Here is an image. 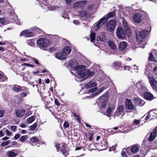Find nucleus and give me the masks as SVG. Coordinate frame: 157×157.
<instances>
[{"label":"nucleus","mask_w":157,"mask_h":157,"mask_svg":"<svg viewBox=\"0 0 157 157\" xmlns=\"http://www.w3.org/2000/svg\"><path fill=\"white\" fill-rule=\"evenodd\" d=\"M149 115L151 116V118L155 116V112L153 111L150 110L148 113Z\"/></svg>","instance_id":"nucleus-49"},{"label":"nucleus","mask_w":157,"mask_h":157,"mask_svg":"<svg viewBox=\"0 0 157 157\" xmlns=\"http://www.w3.org/2000/svg\"><path fill=\"white\" fill-rule=\"evenodd\" d=\"M40 4L43 9H46L47 10H54L55 9V7L54 6H50L49 5H45V4H44L43 3H42V4Z\"/></svg>","instance_id":"nucleus-23"},{"label":"nucleus","mask_w":157,"mask_h":157,"mask_svg":"<svg viewBox=\"0 0 157 157\" xmlns=\"http://www.w3.org/2000/svg\"><path fill=\"white\" fill-rule=\"evenodd\" d=\"M56 48L55 46H53L48 48V50L50 52H51L52 51L55 50H56Z\"/></svg>","instance_id":"nucleus-50"},{"label":"nucleus","mask_w":157,"mask_h":157,"mask_svg":"<svg viewBox=\"0 0 157 157\" xmlns=\"http://www.w3.org/2000/svg\"><path fill=\"white\" fill-rule=\"evenodd\" d=\"M97 84L96 82L94 80H91L86 83L85 86L86 88H90L95 87Z\"/></svg>","instance_id":"nucleus-19"},{"label":"nucleus","mask_w":157,"mask_h":157,"mask_svg":"<svg viewBox=\"0 0 157 157\" xmlns=\"http://www.w3.org/2000/svg\"><path fill=\"white\" fill-rule=\"evenodd\" d=\"M77 60L73 59L69 62L68 66L70 67L74 68L77 71V74L79 75L84 76L85 71L83 70L86 68V66L83 65H78Z\"/></svg>","instance_id":"nucleus-1"},{"label":"nucleus","mask_w":157,"mask_h":157,"mask_svg":"<svg viewBox=\"0 0 157 157\" xmlns=\"http://www.w3.org/2000/svg\"><path fill=\"white\" fill-rule=\"evenodd\" d=\"M55 57L57 59L60 60H64L66 58L64 55L62 53V52L60 53H57L56 54Z\"/></svg>","instance_id":"nucleus-28"},{"label":"nucleus","mask_w":157,"mask_h":157,"mask_svg":"<svg viewBox=\"0 0 157 157\" xmlns=\"http://www.w3.org/2000/svg\"><path fill=\"white\" fill-rule=\"evenodd\" d=\"M25 87H21L18 85H15L13 88V90L16 92H18L20 90H22L24 89Z\"/></svg>","instance_id":"nucleus-31"},{"label":"nucleus","mask_w":157,"mask_h":157,"mask_svg":"<svg viewBox=\"0 0 157 157\" xmlns=\"http://www.w3.org/2000/svg\"><path fill=\"white\" fill-rule=\"evenodd\" d=\"M73 23L75 25H79L80 24V22L77 20H74Z\"/></svg>","instance_id":"nucleus-55"},{"label":"nucleus","mask_w":157,"mask_h":157,"mask_svg":"<svg viewBox=\"0 0 157 157\" xmlns=\"http://www.w3.org/2000/svg\"><path fill=\"white\" fill-rule=\"evenodd\" d=\"M123 68L124 71H129L130 70L131 67L129 66L125 65L123 67Z\"/></svg>","instance_id":"nucleus-48"},{"label":"nucleus","mask_w":157,"mask_h":157,"mask_svg":"<svg viewBox=\"0 0 157 157\" xmlns=\"http://www.w3.org/2000/svg\"><path fill=\"white\" fill-rule=\"evenodd\" d=\"M30 141L33 143L37 142L38 140V139L35 136L33 137L30 139Z\"/></svg>","instance_id":"nucleus-45"},{"label":"nucleus","mask_w":157,"mask_h":157,"mask_svg":"<svg viewBox=\"0 0 157 157\" xmlns=\"http://www.w3.org/2000/svg\"><path fill=\"white\" fill-rule=\"evenodd\" d=\"M96 35L95 33H91L90 34V41L92 42H93V41L95 39Z\"/></svg>","instance_id":"nucleus-40"},{"label":"nucleus","mask_w":157,"mask_h":157,"mask_svg":"<svg viewBox=\"0 0 157 157\" xmlns=\"http://www.w3.org/2000/svg\"><path fill=\"white\" fill-rule=\"evenodd\" d=\"M115 108L113 106H111L108 108L107 110L106 115L108 117L110 116L112 114L113 112L114 111Z\"/></svg>","instance_id":"nucleus-24"},{"label":"nucleus","mask_w":157,"mask_h":157,"mask_svg":"<svg viewBox=\"0 0 157 157\" xmlns=\"http://www.w3.org/2000/svg\"><path fill=\"white\" fill-rule=\"evenodd\" d=\"M66 3L67 5H70L72 2L73 0H64Z\"/></svg>","instance_id":"nucleus-56"},{"label":"nucleus","mask_w":157,"mask_h":157,"mask_svg":"<svg viewBox=\"0 0 157 157\" xmlns=\"http://www.w3.org/2000/svg\"><path fill=\"white\" fill-rule=\"evenodd\" d=\"M117 145H113L111 147L110 149H109V151H114L116 149V147Z\"/></svg>","instance_id":"nucleus-61"},{"label":"nucleus","mask_w":157,"mask_h":157,"mask_svg":"<svg viewBox=\"0 0 157 157\" xmlns=\"http://www.w3.org/2000/svg\"><path fill=\"white\" fill-rule=\"evenodd\" d=\"M86 4V2L85 1H80V8L83 9L84 8Z\"/></svg>","instance_id":"nucleus-37"},{"label":"nucleus","mask_w":157,"mask_h":157,"mask_svg":"<svg viewBox=\"0 0 157 157\" xmlns=\"http://www.w3.org/2000/svg\"><path fill=\"white\" fill-rule=\"evenodd\" d=\"M97 40L98 41H100L101 42L103 41L104 40V39L103 38H101L100 37L97 36L96 38Z\"/></svg>","instance_id":"nucleus-62"},{"label":"nucleus","mask_w":157,"mask_h":157,"mask_svg":"<svg viewBox=\"0 0 157 157\" xmlns=\"http://www.w3.org/2000/svg\"><path fill=\"white\" fill-rule=\"evenodd\" d=\"M28 94H29V93L27 91H25V93H21L20 94V95L21 97H26Z\"/></svg>","instance_id":"nucleus-54"},{"label":"nucleus","mask_w":157,"mask_h":157,"mask_svg":"<svg viewBox=\"0 0 157 157\" xmlns=\"http://www.w3.org/2000/svg\"><path fill=\"white\" fill-rule=\"evenodd\" d=\"M149 82L152 88L155 90L157 89V81L152 77L148 76Z\"/></svg>","instance_id":"nucleus-13"},{"label":"nucleus","mask_w":157,"mask_h":157,"mask_svg":"<svg viewBox=\"0 0 157 157\" xmlns=\"http://www.w3.org/2000/svg\"><path fill=\"white\" fill-rule=\"evenodd\" d=\"M116 25V21L114 20H111L106 26V29L108 31L112 32L113 31Z\"/></svg>","instance_id":"nucleus-11"},{"label":"nucleus","mask_w":157,"mask_h":157,"mask_svg":"<svg viewBox=\"0 0 157 157\" xmlns=\"http://www.w3.org/2000/svg\"><path fill=\"white\" fill-rule=\"evenodd\" d=\"M105 144H101L102 147L100 148L101 149H106V147H107V142H105Z\"/></svg>","instance_id":"nucleus-52"},{"label":"nucleus","mask_w":157,"mask_h":157,"mask_svg":"<svg viewBox=\"0 0 157 157\" xmlns=\"http://www.w3.org/2000/svg\"><path fill=\"white\" fill-rule=\"evenodd\" d=\"M63 127L65 128H67L69 127V124L67 122H65L63 124Z\"/></svg>","instance_id":"nucleus-59"},{"label":"nucleus","mask_w":157,"mask_h":157,"mask_svg":"<svg viewBox=\"0 0 157 157\" xmlns=\"http://www.w3.org/2000/svg\"><path fill=\"white\" fill-rule=\"evenodd\" d=\"M136 87L138 92L141 95H143L147 90L145 85L142 81L139 82L137 83Z\"/></svg>","instance_id":"nucleus-6"},{"label":"nucleus","mask_w":157,"mask_h":157,"mask_svg":"<svg viewBox=\"0 0 157 157\" xmlns=\"http://www.w3.org/2000/svg\"><path fill=\"white\" fill-rule=\"evenodd\" d=\"M125 150L126 149H123L121 152V155L123 157H127V155L126 154V153H125V151H124V150Z\"/></svg>","instance_id":"nucleus-53"},{"label":"nucleus","mask_w":157,"mask_h":157,"mask_svg":"<svg viewBox=\"0 0 157 157\" xmlns=\"http://www.w3.org/2000/svg\"><path fill=\"white\" fill-rule=\"evenodd\" d=\"M139 146L138 145H134L127 148L125 150V152L129 155L137 153L139 150Z\"/></svg>","instance_id":"nucleus-5"},{"label":"nucleus","mask_w":157,"mask_h":157,"mask_svg":"<svg viewBox=\"0 0 157 157\" xmlns=\"http://www.w3.org/2000/svg\"><path fill=\"white\" fill-rule=\"evenodd\" d=\"M122 25L124 28L128 27V25L127 21L124 19H122Z\"/></svg>","instance_id":"nucleus-41"},{"label":"nucleus","mask_w":157,"mask_h":157,"mask_svg":"<svg viewBox=\"0 0 157 157\" xmlns=\"http://www.w3.org/2000/svg\"><path fill=\"white\" fill-rule=\"evenodd\" d=\"M148 31L147 30H142L140 31L138 33H136V38L137 41L140 44L145 45L146 44V42L144 39L145 36L148 33Z\"/></svg>","instance_id":"nucleus-3"},{"label":"nucleus","mask_w":157,"mask_h":157,"mask_svg":"<svg viewBox=\"0 0 157 157\" xmlns=\"http://www.w3.org/2000/svg\"><path fill=\"white\" fill-rule=\"evenodd\" d=\"M74 7L78 9L80 8V1L75 2L73 5Z\"/></svg>","instance_id":"nucleus-42"},{"label":"nucleus","mask_w":157,"mask_h":157,"mask_svg":"<svg viewBox=\"0 0 157 157\" xmlns=\"http://www.w3.org/2000/svg\"><path fill=\"white\" fill-rule=\"evenodd\" d=\"M11 128L14 132H16L17 129V126H11Z\"/></svg>","instance_id":"nucleus-60"},{"label":"nucleus","mask_w":157,"mask_h":157,"mask_svg":"<svg viewBox=\"0 0 157 157\" xmlns=\"http://www.w3.org/2000/svg\"><path fill=\"white\" fill-rule=\"evenodd\" d=\"M155 59L153 55L151 54V53H150V55L149 57V61H155Z\"/></svg>","instance_id":"nucleus-44"},{"label":"nucleus","mask_w":157,"mask_h":157,"mask_svg":"<svg viewBox=\"0 0 157 157\" xmlns=\"http://www.w3.org/2000/svg\"><path fill=\"white\" fill-rule=\"evenodd\" d=\"M115 14V13L113 12H110L101 18L99 20L98 23L94 26V29L95 31H97L101 27L103 24L105 23L107 19L109 17H113L114 16Z\"/></svg>","instance_id":"nucleus-2"},{"label":"nucleus","mask_w":157,"mask_h":157,"mask_svg":"<svg viewBox=\"0 0 157 157\" xmlns=\"http://www.w3.org/2000/svg\"><path fill=\"white\" fill-rule=\"evenodd\" d=\"M56 146L57 148V151H61L63 155L66 156L67 154L66 152V147L65 145H62L61 147L60 145L58 144H56Z\"/></svg>","instance_id":"nucleus-12"},{"label":"nucleus","mask_w":157,"mask_h":157,"mask_svg":"<svg viewBox=\"0 0 157 157\" xmlns=\"http://www.w3.org/2000/svg\"><path fill=\"white\" fill-rule=\"evenodd\" d=\"M126 107L128 109H132L134 108L131 100L127 99L125 102Z\"/></svg>","instance_id":"nucleus-21"},{"label":"nucleus","mask_w":157,"mask_h":157,"mask_svg":"<svg viewBox=\"0 0 157 157\" xmlns=\"http://www.w3.org/2000/svg\"><path fill=\"white\" fill-rule=\"evenodd\" d=\"M109 46L110 47L111 49L115 51L117 49V47L115 43L111 41H109L108 42Z\"/></svg>","instance_id":"nucleus-29"},{"label":"nucleus","mask_w":157,"mask_h":157,"mask_svg":"<svg viewBox=\"0 0 157 157\" xmlns=\"http://www.w3.org/2000/svg\"><path fill=\"white\" fill-rule=\"evenodd\" d=\"M71 51V49L70 47L67 46L64 47L62 51V53L64 56L66 58L67 56L70 54Z\"/></svg>","instance_id":"nucleus-17"},{"label":"nucleus","mask_w":157,"mask_h":157,"mask_svg":"<svg viewBox=\"0 0 157 157\" xmlns=\"http://www.w3.org/2000/svg\"><path fill=\"white\" fill-rule=\"evenodd\" d=\"M20 36L30 37L33 36V32L29 30H24L20 33Z\"/></svg>","instance_id":"nucleus-15"},{"label":"nucleus","mask_w":157,"mask_h":157,"mask_svg":"<svg viewBox=\"0 0 157 157\" xmlns=\"http://www.w3.org/2000/svg\"><path fill=\"white\" fill-rule=\"evenodd\" d=\"M97 88L96 87H94L93 88L90 89L86 93L87 94H89L90 96H86V97H90L92 98L95 95H98L100 93H101L105 89V87L104 86L102 87L98 91L95 92L97 91Z\"/></svg>","instance_id":"nucleus-4"},{"label":"nucleus","mask_w":157,"mask_h":157,"mask_svg":"<svg viewBox=\"0 0 157 157\" xmlns=\"http://www.w3.org/2000/svg\"><path fill=\"white\" fill-rule=\"evenodd\" d=\"M10 143V141L9 140H7V141H6V142H3L2 143L1 145L2 146H5L6 145L9 144Z\"/></svg>","instance_id":"nucleus-47"},{"label":"nucleus","mask_w":157,"mask_h":157,"mask_svg":"<svg viewBox=\"0 0 157 157\" xmlns=\"http://www.w3.org/2000/svg\"><path fill=\"white\" fill-rule=\"evenodd\" d=\"M37 124L36 123H34L33 125L30 126L29 127V129L30 131H34L37 127Z\"/></svg>","instance_id":"nucleus-39"},{"label":"nucleus","mask_w":157,"mask_h":157,"mask_svg":"<svg viewBox=\"0 0 157 157\" xmlns=\"http://www.w3.org/2000/svg\"><path fill=\"white\" fill-rule=\"evenodd\" d=\"M78 15L79 17L82 18L87 15V13L85 10H82L79 11Z\"/></svg>","instance_id":"nucleus-30"},{"label":"nucleus","mask_w":157,"mask_h":157,"mask_svg":"<svg viewBox=\"0 0 157 157\" xmlns=\"http://www.w3.org/2000/svg\"><path fill=\"white\" fill-rule=\"evenodd\" d=\"M6 135L8 136H10L11 135L12 132H10L8 130L6 129Z\"/></svg>","instance_id":"nucleus-57"},{"label":"nucleus","mask_w":157,"mask_h":157,"mask_svg":"<svg viewBox=\"0 0 157 157\" xmlns=\"http://www.w3.org/2000/svg\"><path fill=\"white\" fill-rule=\"evenodd\" d=\"M143 19V14L141 12H136L133 14V20L134 22L139 23Z\"/></svg>","instance_id":"nucleus-10"},{"label":"nucleus","mask_w":157,"mask_h":157,"mask_svg":"<svg viewBox=\"0 0 157 157\" xmlns=\"http://www.w3.org/2000/svg\"><path fill=\"white\" fill-rule=\"evenodd\" d=\"M27 43L29 45L32 46L34 44V40H27Z\"/></svg>","instance_id":"nucleus-46"},{"label":"nucleus","mask_w":157,"mask_h":157,"mask_svg":"<svg viewBox=\"0 0 157 157\" xmlns=\"http://www.w3.org/2000/svg\"><path fill=\"white\" fill-rule=\"evenodd\" d=\"M116 34L119 39L124 40L126 37L125 33L121 27H118L116 30Z\"/></svg>","instance_id":"nucleus-9"},{"label":"nucleus","mask_w":157,"mask_h":157,"mask_svg":"<svg viewBox=\"0 0 157 157\" xmlns=\"http://www.w3.org/2000/svg\"><path fill=\"white\" fill-rule=\"evenodd\" d=\"M7 155L9 157H15L17 154L12 151H10L7 152Z\"/></svg>","instance_id":"nucleus-34"},{"label":"nucleus","mask_w":157,"mask_h":157,"mask_svg":"<svg viewBox=\"0 0 157 157\" xmlns=\"http://www.w3.org/2000/svg\"><path fill=\"white\" fill-rule=\"evenodd\" d=\"M135 103L137 105H140V106H142L145 104L144 101L141 100L138 98H135L134 99Z\"/></svg>","instance_id":"nucleus-26"},{"label":"nucleus","mask_w":157,"mask_h":157,"mask_svg":"<svg viewBox=\"0 0 157 157\" xmlns=\"http://www.w3.org/2000/svg\"><path fill=\"white\" fill-rule=\"evenodd\" d=\"M8 24V22L3 18H0V25H5Z\"/></svg>","instance_id":"nucleus-38"},{"label":"nucleus","mask_w":157,"mask_h":157,"mask_svg":"<svg viewBox=\"0 0 157 157\" xmlns=\"http://www.w3.org/2000/svg\"><path fill=\"white\" fill-rule=\"evenodd\" d=\"M140 122V121L139 120H135L133 121V123L136 124H139Z\"/></svg>","instance_id":"nucleus-64"},{"label":"nucleus","mask_w":157,"mask_h":157,"mask_svg":"<svg viewBox=\"0 0 157 157\" xmlns=\"http://www.w3.org/2000/svg\"><path fill=\"white\" fill-rule=\"evenodd\" d=\"M106 94H104L99 98V101L98 102V104L100 109L104 108L106 106Z\"/></svg>","instance_id":"nucleus-8"},{"label":"nucleus","mask_w":157,"mask_h":157,"mask_svg":"<svg viewBox=\"0 0 157 157\" xmlns=\"http://www.w3.org/2000/svg\"><path fill=\"white\" fill-rule=\"evenodd\" d=\"M7 78V77L6 76L3 75V74H0V81H4L5 80V79Z\"/></svg>","instance_id":"nucleus-43"},{"label":"nucleus","mask_w":157,"mask_h":157,"mask_svg":"<svg viewBox=\"0 0 157 157\" xmlns=\"http://www.w3.org/2000/svg\"><path fill=\"white\" fill-rule=\"evenodd\" d=\"M38 46L40 48L47 47L51 43L46 39H40L37 42Z\"/></svg>","instance_id":"nucleus-7"},{"label":"nucleus","mask_w":157,"mask_h":157,"mask_svg":"<svg viewBox=\"0 0 157 157\" xmlns=\"http://www.w3.org/2000/svg\"><path fill=\"white\" fill-rule=\"evenodd\" d=\"M132 11V9L130 7H126L124 10V14L126 16H128Z\"/></svg>","instance_id":"nucleus-25"},{"label":"nucleus","mask_w":157,"mask_h":157,"mask_svg":"<svg viewBox=\"0 0 157 157\" xmlns=\"http://www.w3.org/2000/svg\"><path fill=\"white\" fill-rule=\"evenodd\" d=\"M22 65L23 66H27L29 67H34V66L31 64H29L28 63H24Z\"/></svg>","instance_id":"nucleus-58"},{"label":"nucleus","mask_w":157,"mask_h":157,"mask_svg":"<svg viewBox=\"0 0 157 157\" xmlns=\"http://www.w3.org/2000/svg\"><path fill=\"white\" fill-rule=\"evenodd\" d=\"M125 33L128 36L130 37L131 36V30L129 27L124 28Z\"/></svg>","instance_id":"nucleus-35"},{"label":"nucleus","mask_w":157,"mask_h":157,"mask_svg":"<svg viewBox=\"0 0 157 157\" xmlns=\"http://www.w3.org/2000/svg\"><path fill=\"white\" fill-rule=\"evenodd\" d=\"M29 137L28 135L23 136L21 137L19 140L21 142H24Z\"/></svg>","instance_id":"nucleus-36"},{"label":"nucleus","mask_w":157,"mask_h":157,"mask_svg":"<svg viewBox=\"0 0 157 157\" xmlns=\"http://www.w3.org/2000/svg\"><path fill=\"white\" fill-rule=\"evenodd\" d=\"M123 106V105L118 106L116 111L114 113L115 116H120L121 115H123L124 113Z\"/></svg>","instance_id":"nucleus-16"},{"label":"nucleus","mask_w":157,"mask_h":157,"mask_svg":"<svg viewBox=\"0 0 157 157\" xmlns=\"http://www.w3.org/2000/svg\"><path fill=\"white\" fill-rule=\"evenodd\" d=\"M157 133V128H155L153 131L150 133L148 140L149 141L151 142L153 141L155 138Z\"/></svg>","instance_id":"nucleus-14"},{"label":"nucleus","mask_w":157,"mask_h":157,"mask_svg":"<svg viewBox=\"0 0 157 157\" xmlns=\"http://www.w3.org/2000/svg\"><path fill=\"white\" fill-rule=\"evenodd\" d=\"M25 113V110L24 109L18 110L16 111V116L20 118L23 116Z\"/></svg>","instance_id":"nucleus-27"},{"label":"nucleus","mask_w":157,"mask_h":157,"mask_svg":"<svg viewBox=\"0 0 157 157\" xmlns=\"http://www.w3.org/2000/svg\"><path fill=\"white\" fill-rule=\"evenodd\" d=\"M32 114V113L30 111H28L26 112L25 113V115L27 116H29L31 115Z\"/></svg>","instance_id":"nucleus-63"},{"label":"nucleus","mask_w":157,"mask_h":157,"mask_svg":"<svg viewBox=\"0 0 157 157\" xmlns=\"http://www.w3.org/2000/svg\"><path fill=\"white\" fill-rule=\"evenodd\" d=\"M143 95H144V98L148 100H151L154 98L153 95L150 92H146Z\"/></svg>","instance_id":"nucleus-20"},{"label":"nucleus","mask_w":157,"mask_h":157,"mask_svg":"<svg viewBox=\"0 0 157 157\" xmlns=\"http://www.w3.org/2000/svg\"><path fill=\"white\" fill-rule=\"evenodd\" d=\"M127 46V43L126 42L122 41L118 45L119 49L120 50L123 51Z\"/></svg>","instance_id":"nucleus-22"},{"label":"nucleus","mask_w":157,"mask_h":157,"mask_svg":"<svg viewBox=\"0 0 157 157\" xmlns=\"http://www.w3.org/2000/svg\"><path fill=\"white\" fill-rule=\"evenodd\" d=\"M113 65L115 69H118L119 70H121L120 68H122L121 64L119 62H115L113 63Z\"/></svg>","instance_id":"nucleus-32"},{"label":"nucleus","mask_w":157,"mask_h":157,"mask_svg":"<svg viewBox=\"0 0 157 157\" xmlns=\"http://www.w3.org/2000/svg\"><path fill=\"white\" fill-rule=\"evenodd\" d=\"M84 71H85V72L84 73V76H81L80 75H79L78 77H84L87 78V77H91L93 76L94 75V72L93 71L90 72L89 70H85V68L83 70Z\"/></svg>","instance_id":"nucleus-18"},{"label":"nucleus","mask_w":157,"mask_h":157,"mask_svg":"<svg viewBox=\"0 0 157 157\" xmlns=\"http://www.w3.org/2000/svg\"><path fill=\"white\" fill-rule=\"evenodd\" d=\"M35 119V117L34 116H32L28 118L26 120L27 123L29 124L32 123Z\"/></svg>","instance_id":"nucleus-33"},{"label":"nucleus","mask_w":157,"mask_h":157,"mask_svg":"<svg viewBox=\"0 0 157 157\" xmlns=\"http://www.w3.org/2000/svg\"><path fill=\"white\" fill-rule=\"evenodd\" d=\"M133 69L135 70V71L137 73H138L139 71V66L136 65H134L133 66Z\"/></svg>","instance_id":"nucleus-51"}]
</instances>
